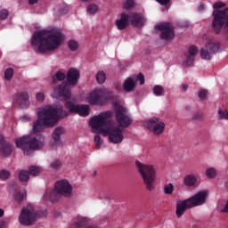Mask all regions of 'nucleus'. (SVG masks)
Instances as JSON below:
<instances>
[{
	"instance_id": "f257e3e1",
	"label": "nucleus",
	"mask_w": 228,
	"mask_h": 228,
	"mask_svg": "<svg viewBox=\"0 0 228 228\" xmlns=\"http://www.w3.org/2000/svg\"><path fill=\"white\" fill-rule=\"evenodd\" d=\"M116 119L118 126L110 120L113 112L104 111L93 117L89 121L92 133L108 136L110 143L118 144L124 142V129L131 126V118L127 116V110L119 103H114Z\"/></svg>"
},
{
	"instance_id": "f03ea898",
	"label": "nucleus",
	"mask_w": 228,
	"mask_h": 228,
	"mask_svg": "<svg viewBox=\"0 0 228 228\" xmlns=\"http://www.w3.org/2000/svg\"><path fill=\"white\" fill-rule=\"evenodd\" d=\"M63 32L59 28H51L34 33L31 44L37 47L39 53L56 51L63 42Z\"/></svg>"
},
{
	"instance_id": "7ed1b4c3",
	"label": "nucleus",
	"mask_w": 228,
	"mask_h": 228,
	"mask_svg": "<svg viewBox=\"0 0 228 228\" xmlns=\"http://www.w3.org/2000/svg\"><path fill=\"white\" fill-rule=\"evenodd\" d=\"M69 117V112L63 110L61 105H46L38 111L39 120L35 121L33 126L34 133H40L45 127H53L58 120Z\"/></svg>"
},
{
	"instance_id": "20e7f679",
	"label": "nucleus",
	"mask_w": 228,
	"mask_h": 228,
	"mask_svg": "<svg viewBox=\"0 0 228 228\" xmlns=\"http://www.w3.org/2000/svg\"><path fill=\"white\" fill-rule=\"evenodd\" d=\"M208 195V194L207 191H201L189 199L178 200L176 202L175 210L177 218H181V216L184 215V212L187 209H191V208H197V206H202V204H206Z\"/></svg>"
},
{
	"instance_id": "39448f33",
	"label": "nucleus",
	"mask_w": 228,
	"mask_h": 228,
	"mask_svg": "<svg viewBox=\"0 0 228 228\" xmlns=\"http://www.w3.org/2000/svg\"><path fill=\"white\" fill-rule=\"evenodd\" d=\"M136 168L143 181V184L145 185L146 190L149 191H152L156 185V167L151 164H143L140 161L135 162Z\"/></svg>"
},
{
	"instance_id": "423d86ee",
	"label": "nucleus",
	"mask_w": 228,
	"mask_h": 228,
	"mask_svg": "<svg viewBox=\"0 0 228 228\" xmlns=\"http://www.w3.org/2000/svg\"><path fill=\"white\" fill-rule=\"evenodd\" d=\"M113 97V93L108 89H95L87 97L89 104L92 106H101V104L110 101Z\"/></svg>"
},
{
	"instance_id": "0eeeda50",
	"label": "nucleus",
	"mask_w": 228,
	"mask_h": 228,
	"mask_svg": "<svg viewBox=\"0 0 228 228\" xmlns=\"http://www.w3.org/2000/svg\"><path fill=\"white\" fill-rule=\"evenodd\" d=\"M65 106L69 111L67 113H77L80 117H88L90 115V106L89 105H79L72 102H66Z\"/></svg>"
},
{
	"instance_id": "6e6552de",
	"label": "nucleus",
	"mask_w": 228,
	"mask_h": 228,
	"mask_svg": "<svg viewBox=\"0 0 228 228\" xmlns=\"http://www.w3.org/2000/svg\"><path fill=\"white\" fill-rule=\"evenodd\" d=\"M145 127L153 132L156 136L161 134L165 131V122L159 119L157 117H153L147 120L144 124Z\"/></svg>"
},
{
	"instance_id": "1a4fd4ad",
	"label": "nucleus",
	"mask_w": 228,
	"mask_h": 228,
	"mask_svg": "<svg viewBox=\"0 0 228 228\" xmlns=\"http://www.w3.org/2000/svg\"><path fill=\"white\" fill-rule=\"evenodd\" d=\"M218 51H220V44L209 42L200 49V54L202 60H211Z\"/></svg>"
},
{
	"instance_id": "9d476101",
	"label": "nucleus",
	"mask_w": 228,
	"mask_h": 228,
	"mask_svg": "<svg viewBox=\"0 0 228 228\" xmlns=\"http://www.w3.org/2000/svg\"><path fill=\"white\" fill-rule=\"evenodd\" d=\"M55 190L61 197H72V185L67 180H61L55 183Z\"/></svg>"
},
{
	"instance_id": "9b49d317",
	"label": "nucleus",
	"mask_w": 228,
	"mask_h": 228,
	"mask_svg": "<svg viewBox=\"0 0 228 228\" xmlns=\"http://www.w3.org/2000/svg\"><path fill=\"white\" fill-rule=\"evenodd\" d=\"M158 29L161 32L160 38L162 40H174L175 34L174 33V27L170 23H160L158 25Z\"/></svg>"
},
{
	"instance_id": "f8f14e48",
	"label": "nucleus",
	"mask_w": 228,
	"mask_h": 228,
	"mask_svg": "<svg viewBox=\"0 0 228 228\" xmlns=\"http://www.w3.org/2000/svg\"><path fill=\"white\" fill-rule=\"evenodd\" d=\"M199 53V49L195 45L189 46L187 53L183 55V67H191L195 61V56Z\"/></svg>"
},
{
	"instance_id": "ddd939ff",
	"label": "nucleus",
	"mask_w": 228,
	"mask_h": 228,
	"mask_svg": "<svg viewBox=\"0 0 228 228\" xmlns=\"http://www.w3.org/2000/svg\"><path fill=\"white\" fill-rule=\"evenodd\" d=\"M70 91L69 90L68 86L65 83H62L61 86L55 88L53 90V93L52 94V97L55 99H63L64 101L70 99Z\"/></svg>"
},
{
	"instance_id": "4468645a",
	"label": "nucleus",
	"mask_w": 228,
	"mask_h": 228,
	"mask_svg": "<svg viewBox=\"0 0 228 228\" xmlns=\"http://www.w3.org/2000/svg\"><path fill=\"white\" fill-rule=\"evenodd\" d=\"M44 216H47V210H36L33 206H29V225H35Z\"/></svg>"
},
{
	"instance_id": "2eb2a0df",
	"label": "nucleus",
	"mask_w": 228,
	"mask_h": 228,
	"mask_svg": "<svg viewBox=\"0 0 228 228\" xmlns=\"http://www.w3.org/2000/svg\"><path fill=\"white\" fill-rule=\"evenodd\" d=\"M14 142L18 149H21L23 154L29 156V135H23L22 137L14 139Z\"/></svg>"
},
{
	"instance_id": "dca6fc26",
	"label": "nucleus",
	"mask_w": 228,
	"mask_h": 228,
	"mask_svg": "<svg viewBox=\"0 0 228 228\" xmlns=\"http://www.w3.org/2000/svg\"><path fill=\"white\" fill-rule=\"evenodd\" d=\"M13 102L19 104L21 110H27L28 105L29 104V95L28 93H18L13 97Z\"/></svg>"
},
{
	"instance_id": "f3484780",
	"label": "nucleus",
	"mask_w": 228,
	"mask_h": 228,
	"mask_svg": "<svg viewBox=\"0 0 228 228\" xmlns=\"http://www.w3.org/2000/svg\"><path fill=\"white\" fill-rule=\"evenodd\" d=\"M79 70L76 68H70L67 74V81L68 85H70L71 86H76L77 85V82L79 81Z\"/></svg>"
},
{
	"instance_id": "a211bd4d",
	"label": "nucleus",
	"mask_w": 228,
	"mask_h": 228,
	"mask_svg": "<svg viewBox=\"0 0 228 228\" xmlns=\"http://www.w3.org/2000/svg\"><path fill=\"white\" fill-rule=\"evenodd\" d=\"M128 20L132 26H136L137 28H142V26L147 22V19H145V17H143L142 14L136 13L128 14Z\"/></svg>"
},
{
	"instance_id": "6ab92c4d",
	"label": "nucleus",
	"mask_w": 228,
	"mask_h": 228,
	"mask_svg": "<svg viewBox=\"0 0 228 228\" xmlns=\"http://www.w3.org/2000/svg\"><path fill=\"white\" fill-rule=\"evenodd\" d=\"M19 222L21 225H29V207L23 208L19 216Z\"/></svg>"
},
{
	"instance_id": "aec40b11",
	"label": "nucleus",
	"mask_w": 228,
	"mask_h": 228,
	"mask_svg": "<svg viewBox=\"0 0 228 228\" xmlns=\"http://www.w3.org/2000/svg\"><path fill=\"white\" fill-rule=\"evenodd\" d=\"M13 151V146L10 144V142L4 141V137H3V141L0 143V152L3 156H10Z\"/></svg>"
},
{
	"instance_id": "412c9836",
	"label": "nucleus",
	"mask_w": 228,
	"mask_h": 228,
	"mask_svg": "<svg viewBox=\"0 0 228 228\" xmlns=\"http://www.w3.org/2000/svg\"><path fill=\"white\" fill-rule=\"evenodd\" d=\"M116 26L119 30L126 29L129 26V14L121 13L120 19L116 20Z\"/></svg>"
},
{
	"instance_id": "4be33fe9",
	"label": "nucleus",
	"mask_w": 228,
	"mask_h": 228,
	"mask_svg": "<svg viewBox=\"0 0 228 228\" xmlns=\"http://www.w3.org/2000/svg\"><path fill=\"white\" fill-rule=\"evenodd\" d=\"M65 128L62 126H58L53 130V133L52 134V138L53 140V143L52 144L53 147L60 143V138L61 137V134H65Z\"/></svg>"
},
{
	"instance_id": "5701e85b",
	"label": "nucleus",
	"mask_w": 228,
	"mask_h": 228,
	"mask_svg": "<svg viewBox=\"0 0 228 228\" xmlns=\"http://www.w3.org/2000/svg\"><path fill=\"white\" fill-rule=\"evenodd\" d=\"M12 197L15 200V202H18V204H20L21 202H24L26 199H28V192L26 190L23 191H15L12 194Z\"/></svg>"
},
{
	"instance_id": "b1692460",
	"label": "nucleus",
	"mask_w": 228,
	"mask_h": 228,
	"mask_svg": "<svg viewBox=\"0 0 228 228\" xmlns=\"http://www.w3.org/2000/svg\"><path fill=\"white\" fill-rule=\"evenodd\" d=\"M42 147H44V141L40 140L37 137H34L30 139V142H29L30 151H39V149H42Z\"/></svg>"
},
{
	"instance_id": "393cba45",
	"label": "nucleus",
	"mask_w": 228,
	"mask_h": 228,
	"mask_svg": "<svg viewBox=\"0 0 228 228\" xmlns=\"http://www.w3.org/2000/svg\"><path fill=\"white\" fill-rule=\"evenodd\" d=\"M123 88L125 92H133L136 88V81L131 77L126 78L123 84Z\"/></svg>"
},
{
	"instance_id": "a878e982",
	"label": "nucleus",
	"mask_w": 228,
	"mask_h": 228,
	"mask_svg": "<svg viewBox=\"0 0 228 228\" xmlns=\"http://www.w3.org/2000/svg\"><path fill=\"white\" fill-rule=\"evenodd\" d=\"M60 197H61V195H60V193H58V191H56V187H54V190L45 192V194L44 195V198L46 200L49 199V200H51V202H56V200H58V199H60Z\"/></svg>"
},
{
	"instance_id": "bb28decb",
	"label": "nucleus",
	"mask_w": 228,
	"mask_h": 228,
	"mask_svg": "<svg viewBox=\"0 0 228 228\" xmlns=\"http://www.w3.org/2000/svg\"><path fill=\"white\" fill-rule=\"evenodd\" d=\"M183 182L185 186H195L197 184V177L193 175H188L184 177Z\"/></svg>"
},
{
	"instance_id": "cd10ccee",
	"label": "nucleus",
	"mask_w": 228,
	"mask_h": 228,
	"mask_svg": "<svg viewBox=\"0 0 228 228\" xmlns=\"http://www.w3.org/2000/svg\"><path fill=\"white\" fill-rule=\"evenodd\" d=\"M18 177L20 183H28V181H29V171L24 169L20 170Z\"/></svg>"
},
{
	"instance_id": "c85d7f7f",
	"label": "nucleus",
	"mask_w": 228,
	"mask_h": 228,
	"mask_svg": "<svg viewBox=\"0 0 228 228\" xmlns=\"http://www.w3.org/2000/svg\"><path fill=\"white\" fill-rule=\"evenodd\" d=\"M87 223L88 219L86 217H79L77 222L70 224L69 228H82Z\"/></svg>"
},
{
	"instance_id": "c756f323",
	"label": "nucleus",
	"mask_w": 228,
	"mask_h": 228,
	"mask_svg": "<svg viewBox=\"0 0 228 228\" xmlns=\"http://www.w3.org/2000/svg\"><path fill=\"white\" fill-rule=\"evenodd\" d=\"M152 92L156 97H162V95H165V88H163L162 86H155L152 89Z\"/></svg>"
},
{
	"instance_id": "7c9ffc66",
	"label": "nucleus",
	"mask_w": 228,
	"mask_h": 228,
	"mask_svg": "<svg viewBox=\"0 0 228 228\" xmlns=\"http://www.w3.org/2000/svg\"><path fill=\"white\" fill-rule=\"evenodd\" d=\"M41 172H42V168L40 167H37V166L29 167V175H32V177H37V175H40Z\"/></svg>"
},
{
	"instance_id": "2f4dec72",
	"label": "nucleus",
	"mask_w": 228,
	"mask_h": 228,
	"mask_svg": "<svg viewBox=\"0 0 228 228\" xmlns=\"http://www.w3.org/2000/svg\"><path fill=\"white\" fill-rule=\"evenodd\" d=\"M86 11L89 15H95V13L99 12V5L95 4H91L87 6Z\"/></svg>"
},
{
	"instance_id": "473e14b6",
	"label": "nucleus",
	"mask_w": 228,
	"mask_h": 228,
	"mask_svg": "<svg viewBox=\"0 0 228 228\" xmlns=\"http://www.w3.org/2000/svg\"><path fill=\"white\" fill-rule=\"evenodd\" d=\"M96 81L99 85H102L106 81V73H104V71H98L96 74Z\"/></svg>"
},
{
	"instance_id": "72a5a7b5",
	"label": "nucleus",
	"mask_w": 228,
	"mask_h": 228,
	"mask_svg": "<svg viewBox=\"0 0 228 228\" xmlns=\"http://www.w3.org/2000/svg\"><path fill=\"white\" fill-rule=\"evenodd\" d=\"M208 179H215L216 177V169L215 167H208L205 172Z\"/></svg>"
},
{
	"instance_id": "f704fd0d",
	"label": "nucleus",
	"mask_w": 228,
	"mask_h": 228,
	"mask_svg": "<svg viewBox=\"0 0 228 228\" xmlns=\"http://www.w3.org/2000/svg\"><path fill=\"white\" fill-rule=\"evenodd\" d=\"M66 75L65 73L61 71H58L53 77V83H56L57 81H63L65 79Z\"/></svg>"
},
{
	"instance_id": "c9c22d12",
	"label": "nucleus",
	"mask_w": 228,
	"mask_h": 228,
	"mask_svg": "<svg viewBox=\"0 0 228 228\" xmlns=\"http://www.w3.org/2000/svg\"><path fill=\"white\" fill-rule=\"evenodd\" d=\"M164 193L165 195H172L174 193V184L167 183L164 185Z\"/></svg>"
},
{
	"instance_id": "e433bc0d",
	"label": "nucleus",
	"mask_w": 228,
	"mask_h": 228,
	"mask_svg": "<svg viewBox=\"0 0 228 228\" xmlns=\"http://www.w3.org/2000/svg\"><path fill=\"white\" fill-rule=\"evenodd\" d=\"M50 168H52V170H60V168H61V161L59 159L53 160L50 164Z\"/></svg>"
},
{
	"instance_id": "4c0bfd02",
	"label": "nucleus",
	"mask_w": 228,
	"mask_h": 228,
	"mask_svg": "<svg viewBox=\"0 0 228 228\" xmlns=\"http://www.w3.org/2000/svg\"><path fill=\"white\" fill-rule=\"evenodd\" d=\"M10 171L4 169L0 170V179L2 181H6L7 179L10 178Z\"/></svg>"
},
{
	"instance_id": "58836bf2",
	"label": "nucleus",
	"mask_w": 228,
	"mask_h": 228,
	"mask_svg": "<svg viewBox=\"0 0 228 228\" xmlns=\"http://www.w3.org/2000/svg\"><path fill=\"white\" fill-rule=\"evenodd\" d=\"M13 77V69L9 68L4 71V79L10 81Z\"/></svg>"
},
{
	"instance_id": "ea45409f",
	"label": "nucleus",
	"mask_w": 228,
	"mask_h": 228,
	"mask_svg": "<svg viewBox=\"0 0 228 228\" xmlns=\"http://www.w3.org/2000/svg\"><path fill=\"white\" fill-rule=\"evenodd\" d=\"M69 47L70 51H77L79 47V43H77V41L75 40H70L69 42Z\"/></svg>"
},
{
	"instance_id": "a19ab883",
	"label": "nucleus",
	"mask_w": 228,
	"mask_h": 228,
	"mask_svg": "<svg viewBox=\"0 0 228 228\" xmlns=\"http://www.w3.org/2000/svg\"><path fill=\"white\" fill-rule=\"evenodd\" d=\"M218 115H219V118H221L222 120H228V110H218Z\"/></svg>"
},
{
	"instance_id": "79ce46f5",
	"label": "nucleus",
	"mask_w": 228,
	"mask_h": 228,
	"mask_svg": "<svg viewBox=\"0 0 228 228\" xmlns=\"http://www.w3.org/2000/svg\"><path fill=\"white\" fill-rule=\"evenodd\" d=\"M94 143H95L97 149H101V145H102V143H103L102 139H101V135L96 134L94 136Z\"/></svg>"
},
{
	"instance_id": "37998d69",
	"label": "nucleus",
	"mask_w": 228,
	"mask_h": 228,
	"mask_svg": "<svg viewBox=\"0 0 228 228\" xmlns=\"http://www.w3.org/2000/svg\"><path fill=\"white\" fill-rule=\"evenodd\" d=\"M224 6H225V4L222 2H217V3H215L213 4V8H214V12H221L220 11V8H224Z\"/></svg>"
},
{
	"instance_id": "c03bdc74",
	"label": "nucleus",
	"mask_w": 228,
	"mask_h": 228,
	"mask_svg": "<svg viewBox=\"0 0 228 228\" xmlns=\"http://www.w3.org/2000/svg\"><path fill=\"white\" fill-rule=\"evenodd\" d=\"M204 118V113L195 112L192 114V120H202Z\"/></svg>"
},
{
	"instance_id": "a18cd8bd",
	"label": "nucleus",
	"mask_w": 228,
	"mask_h": 228,
	"mask_svg": "<svg viewBox=\"0 0 228 228\" xmlns=\"http://www.w3.org/2000/svg\"><path fill=\"white\" fill-rule=\"evenodd\" d=\"M133 6H134V0H126L124 4V8H126V10H128V8H133Z\"/></svg>"
},
{
	"instance_id": "49530a36",
	"label": "nucleus",
	"mask_w": 228,
	"mask_h": 228,
	"mask_svg": "<svg viewBox=\"0 0 228 228\" xmlns=\"http://www.w3.org/2000/svg\"><path fill=\"white\" fill-rule=\"evenodd\" d=\"M9 15L8 10L4 9L0 11V20H4V19H7Z\"/></svg>"
},
{
	"instance_id": "de8ad7c7",
	"label": "nucleus",
	"mask_w": 228,
	"mask_h": 228,
	"mask_svg": "<svg viewBox=\"0 0 228 228\" xmlns=\"http://www.w3.org/2000/svg\"><path fill=\"white\" fill-rule=\"evenodd\" d=\"M139 81L140 85H144L145 84V77H143V74L140 73L137 77L134 80Z\"/></svg>"
},
{
	"instance_id": "09e8293b",
	"label": "nucleus",
	"mask_w": 228,
	"mask_h": 228,
	"mask_svg": "<svg viewBox=\"0 0 228 228\" xmlns=\"http://www.w3.org/2000/svg\"><path fill=\"white\" fill-rule=\"evenodd\" d=\"M199 97L202 101L206 100L208 98V91L207 90H201L199 92Z\"/></svg>"
},
{
	"instance_id": "8fccbe9b",
	"label": "nucleus",
	"mask_w": 228,
	"mask_h": 228,
	"mask_svg": "<svg viewBox=\"0 0 228 228\" xmlns=\"http://www.w3.org/2000/svg\"><path fill=\"white\" fill-rule=\"evenodd\" d=\"M36 99L39 102H44V99H45V95L44 94V93H37L36 95Z\"/></svg>"
},
{
	"instance_id": "3c124183",
	"label": "nucleus",
	"mask_w": 228,
	"mask_h": 228,
	"mask_svg": "<svg viewBox=\"0 0 228 228\" xmlns=\"http://www.w3.org/2000/svg\"><path fill=\"white\" fill-rule=\"evenodd\" d=\"M157 3H159V4H162L163 6H167L168 3H170V0H156Z\"/></svg>"
},
{
	"instance_id": "603ef678",
	"label": "nucleus",
	"mask_w": 228,
	"mask_h": 228,
	"mask_svg": "<svg viewBox=\"0 0 228 228\" xmlns=\"http://www.w3.org/2000/svg\"><path fill=\"white\" fill-rule=\"evenodd\" d=\"M4 227H6V221L0 220V228H4Z\"/></svg>"
},
{
	"instance_id": "864d4df0",
	"label": "nucleus",
	"mask_w": 228,
	"mask_h": 228,
	"mask_svg": "<svg viewBox=\"0 0 228 228\" xmlns=\"http://www.w3.org/2000/svg\"><path fill=\"white\" fill-rule=\"evenodd\" d=\"M64 10L61 11V13L64 14L67 13V12H69V7H67L66 5H63Z\"/></svg>"
},
{
	"instance_id": "5fc2aeb1",
	"label": "nucleus",
	"mask_w": 228,
	"mask_h": 228,
	"mask_svg": "<svg viewBox=\"0 0 228 228\" xmlns=\"http://www.w3.org/2000/svg\"><path fill=\"white\" fill-rule=\"evenodd\" d=\"M21 120H22L23 122H28V120H29V118H28V116H22V117H21Z\"/></svg>"
},
{
	"instance_id": "6e6d98bb",
	"label": "nucleus",
	"mask_w": 228,
	"mask_h": 228,
	"mask_svg": "<svg viewBox=\"0 0 228 228\" xmlns=\"http://www.w3.org/2000/svg\"><path fill=\"white\" fill-rule=\"evenodd\" d=\"M3 216H4V210L0 208V218H3Z\"/></svg>"
},
{
	"instance_id": "4d7b16f0",
	"label": "nucleus",
	"mask_w": 228,
	"mask_h": 228,
	"mask_svg": "<svg viewBox=\"0 0 228 228\" xmlns=\"http://www.w3.org/2000/svg\"><path fill=\"white\" fill-rule=\"evenodd\" d=\"M38 3V0H29V4H37Z\"/></svg>"
},
{
	"instance_id": "13d9d810",
	"label": "nucleus",
	"mask_w": 228,
	"mask_h": 228,
	"mask_svg": "<svg viewBox=\"0 0 228 228\" xmlns=\"http://www.w3.org/2000/svg\"><path fill=\"white\" fill-rule=\"evenodd\" d=\"M198 10L199 12H202V10H204V5H200Z\"/></svg>"
},
{
	"instance_id": "bf43d9fd",
	"label": "nucleus",
	"mask_w": 228,
	"mask_h": 228,
	"mask_svg": "<svg viewBox=\"0 0 228 228\" xmlns=\"http://www.w3.org/2000/svg\"><path fill=\"white\" fill-rule=\"evenodd\" d=\"M182 88H183V90L186 91V90H188V86L183 85V86H182Z\"/></svg>"
},
{
	"instance_id": "052dcab7",
	"label": "nucleus",
	"mask_w": 228,
	"mask_h": 228,
	"mask_svg": "<svg viewBox=\"0 0 228 228\" xmlns=\"http://www.w3.org/2000/svg\"><path fill=\"white\" fill-rule=\"evenodd\" d=\"M3 138H4V136L0 135V143L3 142Z\"/></svg>"
},
{
	"instance_id": "680f3d73",
	"label": "nucleus",
	"mask_w": 228,
	"mask_h": 228,
	"mask_svg": "<svg viewBox=\"0 0 228 228\" xmlns=\"http://www.w3.org/2000/svg\"><path fill=\"white\" fill-rule=\"evenodd\" d=\"M224 186H225V188H227V190H228V182L225 183Z\"/></svg>"
}]
</instances>
